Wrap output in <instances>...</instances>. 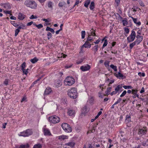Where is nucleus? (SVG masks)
<instances>
[{
  "instance_id": "12",
  "label": "nucleus",
  "mask_w": 148,
  "mask_h": 148,
  "mask_svg": "<svg viewBox=\"0 0 148 148\" xmlns=\"http://www.w3.org/2000/svg\"><path fill=\"white\" fill-rule=\"evenodd\" d=\"M44 135H45L49 136L51 135L49 130L47 128H44Z\"/></svg>"
},
{
  "instance_id": "1",
  "label": "nucleus",
  "mask_w": 148,
  "mask_h": 148,
  "mask_svg": "<svg viewBox=\"0 0 148 148\" xmlns=\"http://www.w3.org/2000/svg\"><path fill=\"white\" fill-rule=\"evenodd\" d=\"M68 95L71 98L75 99L77 97V89L75 88H72L69 89L68 92Z\"/></svg>"
},
{
  "instance_id": "26",
  "label": "nucleus",
  "mask_w": 148,
  "mask_h": 148,
  "mask_svg": "<svg viewBox=\"0 0 148 148\" xmlns=\"http://www.w3.org/2000/svg\"><path fill=\"white\" fill-rule=\"evenodd\" d=\"M95 3L94 2L92 1L90 5V8L91 10H92L94 8Z\"/></svg>"
},
{
  "instance_id": "61",
  "label": "nucleus",
  "mask_w": 148,
  "mask_h": 148,
  "mask_svg": "<svg viewBox=\"0 0 148 148\" xmlns=\"http://www.w3.org/2000/svg\"><path fill=\"white\" fill-rule=\"evenodd\" d=\"M7 125V123H4L3 124V127L2 128L5 129L6 127V125Z\"/></svg>"
},
{
  "instance_id": "14",
  "label": "nucleus",
  "mask_w": 148,
  "mask_h": 148,
  "mask_svg": "<svg viewBox=\"0 0 148 148\" xmlns=\"http://www.w3.org/2000/svg\"><path fill=\"white\" fill-rule=\"evenodd\" d=\"M67 113L69 116H74L75 111L74 110L71 109H69Z\"/></svg>"
},
{
  "instance_id": "3",
  "label": "nucleus",
  "mask_w": 148,
  "mask_h": 148,
  "mask_svg": "<svg viewBox=\"0 0 148 148\" xmlns=\"http://www.w3.org/2000/svg\"><path fill=\"white\" fill-rule=\"evenodd\" d=\"M75 82V80L74 78L70 76L67 77L64 81V84L66 86H71Z\"/></svg>"
},
{
  "instance_id": "18",
  "label": "nucleus",
  "mask_w": 148,
  "mask_h": 148,
  "mask_svg": "<svg viewBox=\"0 0 148 148\" xmlns=\"http://www.w3.org/2000/svg\"><path fill=\"white\" fill-rule=\"evenodd\" d=\"M146 131L143 130L142 129H139L138 130V134H146Z\"/></svg>"
},
{
  "instance_id": "19",
  "label": "nucleus",
  "mask_w": 148,
  "mask_h": 148,
  "mask_svg": "<svg viewBox=\"0 0 148 148\" xmlns=\"http://www.w3.org/2000/svg\"><path fill=\"white\" fill-rule=\"evenodd\" d=\"M114 75L117 77H119L120 79H122V78L123 77V75L120 72H119L117 74L115 73Z\"/></svg>"
},
{
  "instance_id": "59",
  "label": "nucleus",
  "mask_w": 148,
  "mask_h": 148,
  "mask_svg": "<svg viewBox=\"0 0 148 148\" xmlns=\"http://www.w3.org/2000/svg\"><path fill=\"white\" fill-rule=\"evenodd\" d=\"M120 0H115V1L117 5L118 6L119 4Z\"/></svg>"
},
{
  "instance_id": "53",
  "label": "nucleus",
  "mask_w": 148,
  "mask_h": 148,
  "mask_svg": "<svg viewBox=\"0 0 148 148\" xmlns=\"http://www.w3.org/2000/svg\"><path fill=\"white\" fill-rule=\"evenodd\" d=\"M108 44V41L107 39H105L104 40V43L103 45V46H106Z\"/></svg>"
},
{
  "instance_id": "16",
  "label": "nucleus",
  "mask_w": 148,
  "mask_h": 148,
  "mask_svg": "<svg viewBox=\"0 0 148 148\" xmlns=\"http://www.w3.org/2000/svg\"><path fill=\"white\" fill-rule=\"evenodd\" d=\"M3 7L7 9H9L11 8V6L9 3H6L4 4Z\"/></svg>"
},
{
  "instance_id": "45",
  "label": "nucleus",
  "mask_w": 148,
  "mask_h": 148,
  "mask_svg": "<svg viewBox=\"0 0 148 148\" xmlns=\"http://www.w3.org/2000/svg\"><path fill=\"white\" fill-rule=\"evenodd\" d=\"M20 32V30L18 29H16V30L15 31V36H16L17 35H18V34Z\"/></svg>"
},
{
  "instance_id": "9",
  "label": "nucleus",
  "mask_w": 148,
  "mask_h": 148,
  "mask_svg": "<svg viewBox=\"0 0 148 148\" xmlns=\"http://www.w3.org/2000/svg\"><path fill=\"white\" fill-rule=\"evenodd\" d=\"M52 91L51 88L50 87L47 88L45 91L44 95H47L51 93Z\"/></svg>"
},
{
  "instance_id": "54",
  "label": "nucleus",
  "mask_w": 148,
  "mask_h": 148,
  "mask_svg": "<svg viewBox=\"0 0 148 148\" xmlns=\"http://www.w3.org/2000/svg\"><path fill=\"white\" fill-rule=\"evenodd\" d=\"M125 31L127 34H128L129 32V30L128 28H125Z\"/></svg>"
},
{
  "instance_id": "48",
  "label": "nucleus",
  "mask_w": 148,
  "mask_h": 148,
  "mask_svg": "<svg viewBox=\"0 0 148 148\" xmlns=\"http://www.w3.org/2000/svg\"><path fill=\"white\" fill-rule=\"evenodd\" d=\"M36 27H37L38 29H40L43 27V25L42 24H40L38 25H36Z\"/></svg>"
},
{
  "instance_id": "35",
  "label": "nucleus",
  "mask_w": 148,
  "mask_h": 148,
  "mask_svg": "<svg viewBox=\"0 0 148 148\" xmlns=\"http://www.w3.org/2000/svg\"><path fill=\"white\" fill-rule=\"evenodd\" d=\"M53 3L51 1H49L48 3V6L49 8L52 9Z\"/></svg>"
},
{
  "instance_id": "21",
  "label": "nucleus",
  "mask_w": 148,
  "mask_h": 148,
  "mask_svg": "<svg viewBox=\"0 0 148 148\" xmlns=\"http://www.w3.org/2000/svg\"><path fill=\"white\" fill-rule=\"evenodd\" d=\"M122 87L121 85H118L115 88V90L117 92L120 89L122 88Z\"/></svg>"
},
{
  "instance_id": "40",
  "label": "nucleus",
  "mask_w": 148,
  "mask_h": 148,
  "mask_svg": "<svg viewBox=\"0 0 148 148\" xmlns=\"http://www.w3.org/2000/svg\"><path fill=\"white\" fill-rule=\"evenodd\" d=\"M82 37V39L84 38L85 35V32L84 31H82L81 32Z\"/></svg>"
},
{
  "instance_id": "52",
  "label": "nucleus",
  "mask_w": 148,
  "mask_h": 148,
  "mask_svg": "<svg viewBox=\"0 0 148 148\" xmlns=\"http://www.w3.org/2000/svg\"><path fill=\"white\" fill-rule=\"evenodd\" d=\"M138 75L139 76H140V77H141V76L144 77L145 76V73H141L140 72H139L138 73Z\"/></svg>"
},
{
  "instance_id": "23",
  "label": "nucleus",
  "mask_w": 148,
  "mask_h": 148,
  "mask_svg": "<svg viewBox=\"0 0 148 148\" xmlns=\"http://www.w3.org/2000/svg\"><path fill=\"white\" fill-rule=\"evenodd\" d=\"M90 0H86L85 1L84 6L85 7L87 8L88 6V5L90 4Z\"/></svg>"
},
{
  "instance_id": "28",
  "label": "nucleus",
  "mask_w": 148,
  "mask_h": 148,
  "mask_svg": "<svg viewBox=\"0 0 148 148\" xmlns=\"http://www.w3.org/2000/svg\"><path fill=\"white\" fill-rule=\"evenodd\" d=\"M42 145L40 144H36L34 145L33 148H42Z\"/></svg>"
},
{
  "instance_id": "42",
  "label": "nucleus",
  "mask_w": 148,
  "mask_h": 148,
  "mask_svg": "<svg viewBox=\"0 0 148 148\" xmlns=\"http://www.w3.org/2000/svg\"><path fill=\"white\" fill-rule=\"evenodd\" d=\"M47 36H48V40H49L50 38H51L52 37V34L50 32H48V33L47 34Z\"/></svg>"
},
{
  "instance_id": "36",
  "label": "nucleus",
  "mask_w": 148,
  "mask_h": 148,
  "mask_svg": "<svg viewBox=\"0 0 148 148\" xmlns=\"http://www.w3.org/2000/svg\"><path fill=\"white\" fill-rule=\"evenodd\" d=\"M25 134V131L20 132V134H18V135L20 136H22L24 137H26Z\"/></svg>"
},
{
  "instance_id": "24",
  "label": "nucleus",
  "mask_w": 148,
  "mask_h": 148,
  "mask_svg": "<svg viewBox=\"0 0 148 148\" xmlns=\"http://www.w3.org/2000/svg\"><path fill=\"white\" fill-rule=\"evenodd\" d=\"M38 60V59L35 57L33 59H31L30 60V61L33 64L37 62Z\"/></svg>"
},
{
  "instance_id": "43",
  "label": "nucleus",
  "mask_w": 148,
  "mask_h": 148,
  "mask_svg": "<svg viewBox=\"0 0 148 148\" xmlns=\"http://www.w3.org/2000/svg\"><path fill=\"white\" fill-rule=\"evenodd\" d=\"M25 27V25L22 24L21 26H19L18 27V29L19 30L20 29H24V28Z\"/></svg>"
},
{
  "instance_id": "6",
  "label": "nucleus",
  "mask_w": 148,
  "mask_h": 148,
  "mask_svg": "<svg viewBox=\"0 0 148 148\" xmlns=\"http://www.w3.org/2000/svg\"><path fill=\"white\" fill-rule=\"evenodd\" d=\"M136 35L135 31L134 30H132L130 36L127 38V41L130 42L133 41L135 39Z\"/></svg>"
},
{
  "instance_id": "41",
  "label": "nucleus",
  "mask_w": 148,
  "mask_h": 148,
  "mask_svg": "<svg viewBox=\"0 0 148 148\" xmlns=\"http://www.w3.org/2000/svg\"><path fill=\"white\" fill-rule=\"evenodd\" d=\"M138 2L139 4L142 6L144 7L145 6L144 4L143 1L140 0H138Z\"/></svg>"
},
{
  "instance_id": "31",
  "label": "nucleus",
  "mask_w": 148,
  "mask_h": 148,
  "mask_svg": "<svg viewBox=\"0 0 148 148\" xmlns=\"http://www.w3.org/2000/svg\"><path fill=\"white\" fill-rule=\"evenodd\" d=\"M136 43H137L136 41H135L134 42H133L131 44H130V48L131 49L133 47L136 45Z\"/></svg>"
},
{
  "instance_id": "15",
  "label": "nucleus",
  "mask_w": 148,
  "mask_h": 148,
  "mask_svg": "<svg viewBox=\"0 0 148 148\" xmlns=\"http://www.w3.org/2000/svg\"><path fill=\"white\" fill-rule=\"evenodd\" d=\"M25 18V16L21 13H19L18 15V18L23 20Z\"/></svg>"
},
{
  "instance_id": "7",
  "label": "nucleus",
  "mask_w": 148,
  "mask_h": 148,
  "mask_svg": "<svg viewBox=\"0 0 148 148\" xmlns=\"http://www.w3.org/2000/svg\"><path fill=\"white\" fill-rule=\"evenodd\" d=\"M90 68V66L89 65L87 64L85 66H81L80 69L83 71H84L89 70Z\"/></svg>"
},
{
  "instance_id": "8",
  "label": "nucleus",
  "mask_w": 148,
  "mask_h": 148,
  "mask_svg": "<svg viewBox=\"0 0 148 148\" xmlns=\"http://www.w3.org/2000/svg\"><path fill=\"white\" fill-rule=\"evenodd\" d=\"M92 31H90L91 32V34H90V35H89L88 38H87V40L88 41L90 42H91L92 40H93V38H92L91 37V36H96V35L95 34V32H94L93 33V31H94V30H93V29H92Z\"/></svg>"
},
{
  "instance_id": "25",
  "label": "nucleus",
  "mask_w": 148,
  "mask_h": 148,
  "mask_svg": "<svg viewBox=\"0 0 148 148\" xmlns=\"http://www.w3.org/2000/svg\"><path fill=\"white\" fill-rule=\"evenodd\" d=\"M112 90V87H110L107 88V89L106 91L105 92V93L106 94V95L108 96V95L109 94V93Z\"/></svg>"
},
{
  "instance_id": "30",
  "label": "nucleus",
  "mask_w": 148,
  "mask_h": 148,
  "mask_svg": "<svg viewBox=\"0 0 148 148\" xmlns=\"http://www.w3.org/2000/svg\"><path fill=\"white\" fill-rule=\"evenodd\" d=\"M125 19L122 20V22L123 23V25L124 26H125L127 24L128 22L127 20V18H125Z\"/></svg>"
},
{
  "instance_id": "50",
  "label": "nucleus",
  "mask_w": 148,
  "mask_h": 148,
  "mask_svg": "<svg viewBox=\"0 0 148 148\" xmlns=\"http://www.w3.org/2000/svg\"><path fill=\"white\" fill-rule=\"evenodd\" d=\"M137 90L133 89L132 90V94L134 95H136L137 93Z\"/></svg>"
},
{
  "instance_id": "56",
  "label": "nucleus",
  "mask_w": 148,
  "mask_h": 148,
  "mask_svg": "<svg viewBox=\"0 0 148 148\" xmlns=\"http://www.w3.org/2000/svg\"><path fill=\"white\" fill-rule=\"evenodd\" d=\"M33 22L32 21L28 23L27 24V26H30V25H31L32 24H33Z\"/></svg>"
},
{
  "instance_id": "2",
  "label": "nucleus",
  "mask_w": 148,
  "mask_h": 148,
  "mask_svg": "<svg viewBox=\"0 0 148 148\" xmlns=\"http://www.w3.org/2000/svg\"><path fill=\"white\" fill-rule=\"evenodd\" d=\"M24 4L27 7L32 9H35L37 6L35 1L32 0H26Z\"/></svg>"
},
{
  "instance_id": "33",
  "label": "nucleus",
  "mask_w": 148,
  "mask_h": 148,
  "mask_svg": "<svg viewBox=\"0 0 148 148\" xmlns=\"http://www.w3.org/2000/svg\"><path fill=\"white\" fill-rule=\"evenodd\" d=\"M66 3L64 1L60 2L58 4V5L60 7H62L65 5Z\"/></svg>"
},
{
  "instance_id": "64",
  "label": "nucleus",
  "mask_w": 148,
  "mask_h": 148,
  "mask_svg": "<svg viewBox=\"0 0 148 148\" xmlns=\"http://www.w3.org/2000/svg\"><path fill=\"white\" fill-rule=\"evenodd\" d=\"M51 28L49 27H47L46 28V30L47 31H50Z\"/></svg>"
},
{
  "instance_id": "51",
  "label": "nucleus",
  "mask_w": 148,
  "mask_h": 148,
  "mask_svg": "<svg viewBox=\"0 0 148 148\" xmlns=\"http://www.w3.org/2000/svg\"><path fill=\"white\" fill-rule=\"evenodd\" d=\"M3 12H4L6 14H10V15H11V11L5 10L3 11Z\"/></svg>"
},
{
  "instance_id": "44",
  "label": "nucleus",
  "mask_w": 148,
  "mask_h": 148,
  "mask_svg": "<svg viewBox=\"0 0 148 148\" xmlns=\"http://www.w3.org/2000/svg\"><path fill=\"white\" fill-rule=\"evenodd\" d=\"M127 92L126 90H124L123 92L120 95V97H122L124 96L126 94Z\"/></svg>"
},
{
  "instance_id": "22",
  "label": "nucleus",
  "mask_w": 148,
  "mask_h": 148,
  "mask_svg": "<svg viewBox=\"0 0 148 148\" xmlns=\"http://www.w3.org/2000/svg\"><path fill=\"white\" fill-rule=\"evenodd\" d=\"M65 145L70 146L71 147H73L75 145V143L73 142H69L68 143H66Z\"/></svg>"
},
{
  "instance_id": "60",
  "label": "nucleus",
  "mask_w": 148,
  "mask_h": 148,
  "mask_svg": "<svg viewBox=\"0 0 148 148\" xmlns=\"http://www.w3.org/2000/svg\"><path fill=\"white\" fill-rule=\"evenodd\" d=\"M144 91H145L144 88L143 87V88H142L141 89V90L140 91V92L141 93H143V92H144Z\"/></svg>"
},
{
  "instance_id": "49",
  "label": "nucleus",
  "mask_w": 148,
  "mask_h": 148,
  "mask_svg": "<svg viewBox=\"0 0 148 148\" xmlns=\"http://www.w3.org/2000/svg\"><path fill=\"white\" fill-rule=\"evenodd\" d=\"M9 81V80L8 79H5V81L3 82V83L5 85H7L8 84V82Z\"/></svg>"
},
{
  "instance_id": "29",
  "label": "nucleus",
  "mask_w": 148,
  "mask_h": 148,
  "mask_svg": "<svg viewBox=\"0 0 148 148\" xmlns=\"http://www.w3.org/2000/svg\"><path fill=\"white\" fill-rule=\"evenodd\" d=\"M110 67L112 69L115 71H117V67L116 66H114V65L112 64L110 65Z\"/></svg>"
},
{
  "instance_id": "10",
  "label": "nucleus",
  "mask_w": 148,
  "mask_h": 148,
  "mask_svg": "<svg viewBox=\"0 0 148 148\" xmlns=\"http://www.w3.org/2000/svg\"><path fill=\"white\" fill-rule=\"evenodd\" d=\"M90 42L87 40L85 43L82 46V47H84L85 48H90L91 47V44H90Z\"/></svg>"
},
{
  "instance_id": "4",
  "label": "nucleus",
  "mask_w": 148,
  "mask_h": 148,
  "mask_svg": "<svg viewBox=\"0 0 148 148\" xmlns=\"http://www.w3.org/2000/svg\"><path fill=\"white\" fill-rule=\"evenodd\" d=\"M49 120L50 123L54 124L58 123L60 121V118L56 115L49 117Z\"/></svg>"
},
{
  "instance_id": "38",
  "label": "nucleus",
  "mask_w": 148,
  "mask_h": 148,
  "mask_svg": "<svg viewBox=\"0 0 148 148\" xmlns=\"http://www.w3.org/2000/svg\"><path fill=\"white\" fill-rule=\"evenodd\" d=\"M26 66V63L25 62H23L21 66V70H24Z\"/></svg>"
},
{
  "instance_id": "46",
  "label": "nucleus",
  "mask_w": 148,
  "mask_h": 148,
  "mask_svg": "<svg viewBox=\"0 0 148 148\" xmlns=\"http://www.w3.org/2000/svg\"><path fill=\"white\" fill-rule=\"evenodd\" d=\"M28 69H27L25 70V69H24V70H22L23 71V73L25 74V75H27L28 73Z\"/></svg>"
},
{
  "instance_id": "11",
  "label": "nucleus",
  "mask_w": 148,
  "mask_h": 148,
  "mask_svg": "<svg viewBox=\"0 0 148 148\" xmlns=\"http://www.w3.org/2000/svg\"><path fill=\"white\" fill-rule=\"evenodd\" d=\"M25 131L26 137L32 134V130L30 129H27Z\"/></svg>"
},
{
  "instance_id": "47",
  "label": "nucleus",
  "mask_w": 148,
  "mask_h": 148,
  "mask_svg": "<svg viewBox=\"0 0 148 148\" xmlns=\"http://www.w3.org/2000/svg\"><path fill=\"white\" fill-rule=\"evenodd\" d=\"M37 18V16H34L33 15H32L31 16L29 17V18L30 19H36Z\"/></svg>"
},
{
  "instance_id": "17",
  "label": "nucleus",
  "mask_w": 148,
  "mask_h": 148,
  "mask_svg": "<svg viewBox=\"0 0 148 148\" xmlns=\"http://www.w3.org/2000/svg\"><path fill=\"white\" fill-rule=\"evenodd\" d=\"M131 17L132 18L134 23L136 24V25H140L141 24V23L140 21H139L137 22V18H134L132 17Z\"/></svg>"
},
{
  "instance_id": "5",
  "label": "nucleus",
  "mask_w": 148,
  "mask_h": 148,
  "mask_svg": "<svg viewBox=\"0 0 148 148\" xmlns=\"http://www.w3.org/2000/svg\"><path fill=\"white\" fill-rule=\"evenodd\" d=\"M61 126L63 130L66 132H70L72 130L71 127L67 123H63L61 125Z\"/></svg>"
},
{
  "instance_id": "57",
  "label": "nucleus",
  "mask_w": 148,
  "mask_h": 148,
  "mask_svg": "<svg viewBox=\"0 0 148 148\" xmlns=\"http://www.w3.org/2000/svg\"><path fill=\"white\" fill-rule=\"evenodd\" d=\"M83 60L82 59H81L80 60L77 62L76 63L77 64H78L81 63L83 62Z\"/></svg>"
},
{
  "instance_id": "63",
  "label": "nucleus",
  "mask_w": 148,
  "mask_h": 148,
  "mask_svg": "<svg viewBox=\"0 0 148 148\" xmlns=\"http://www.w3.org/2000/svg\"><path fill=\"white\" fill-rule=\"evenodd\" d=\"M49 31L51 32L53 34H54L55 33V31L52 28H51Z\"/></svg>"
},
{
  "instance_id": "39",
  "label": "nucleus",
  "mask_w": 148,
  "mask_h": 148,
  "mask_svg": "<svg viewBox=\"0 0 148 148\" xmlns=\"http://www.w3.org/2000/svg\"><path fill=\"white\" fill-rule=\"evenodd\" d=\"M123 87L125 89H132V87L131 86H124Z\"/></svg>"
},
{
  "instance_id": "13",
  "label": "nucleus",
  "mask_w": 148,
  "mask_h": 148,
  "mask_svg": "<svg viewBox=\"0 0 148 148\" xmlns=\"http://www.w3.org/2000/svg\"><path fill=\"white\" fill-rule=\"evenodd\" d=\"M68 138V136L64 135H62L58 136V139L60 140H64L65 139H67Z\"/></svg>"
},
{
  "instance_id": "32",
  "label": "nucleus",
  "mask_w": 148,
  "mask_h": 148,
  "mask_svg": "<svg viewBox=\"0 0 148 148\" xmlns=\"http://www.w3.org/2000/svg\"><path fill=\"white\" fill-rule=\"evenodd\" d=\"M28 147L29 145L28 144H27L26 145L23 144L21 145L19 148H28Z\"/></svg>"
},
{
  "instance_id": "58",
  "label": "nucleus",
  "mask_w": 148,
  "mask_h": 148,
  "mask_svg": "<svg viewBox=\"0 0 148 148\" xmlns=\"http://www.w3.org/2000/svg\"><path fill=\"white\" fill-rule=\"evenodd\" d=\"M41 79L40 78H39L37 80H36V81H35V82H34L33 83V85H34V84H36L37 82L38 81H39L40 80V79Z\"/></svg>"
},
{
  "instance_id": "55",
  "label": "nucleus",
  "mask_w": 148,
  "mask_h": 148,
  "mask_svg": "<svg viewBox=\"0 0 148 148\" xmlns=\"http://www.w3.org/2000/svg\"><path fill=\"white\" fill-rule=\"evenodd\" d=\"M117 93V92L115 90V91H113L111 93L110 95L112 96L114 95H115Z\"/></svg>"
},
{
  "instance_id": "20",
  "label": "nucleus",
  "mask_w": 148,
  "mask_h": 148,
  "mask_svg": "<svg viewBox=\"0 0 148 148\" xmlns=\"http://www.w3.org/2000/svg\"><path fill=\"white\" fill-rule=\"evenodd\" d=\"M92 50L94 51V53L95 54L98 50V45H95L92 48Z\"/></svg>"
},
{
  "instance_id": "27",
  "label": "nucleus",
  "mask_w": 148,
  "mask_h": 148,
  "mask_svg": "<svg viewBox=\"0 0 148 148\" xmlns=\"http://www.w3.org/2000/svg\"><path fill=\"white\" fill-rule=\"evenodd\" d=\"M125 121L128 122H129L131 121V117L130 115H127L126 116Z\"/></svg>"
},
{
  "instance_id": "37",
  "label": "nucleus",
  "mask_w": 148,
  "mask_h": 148,
  "mask_svg": "<svg viewBox=\"0 0 148 148\" xmlns=\"http://www.w3.org/2000/svg\"><path fill=\"white\" fill-rule=\"evenodd\" d=\"M11 23L14 26H15L16 27H17L19 26V25L16 23H15V22L14 21H11Z\"/></svg>"
},
{
  "instance_id": "34",
  "label": "nucleus",
  "mask_w": 148,
  "mask_h": 148,
  "mask_svg": "<svg viewBox=\"0 0 148 148\" xmlns=\"http://www.w3.org/2000/svg\"><path fill=\"white\" fill-rule=\"evenodd\" d=\"M143 37L139 38L136 40L135 41H136V43L137 45H138L143 40Z\"/></svg>"
},
{
  "instance_id": "62",
  "label": "nucleus",
  "mask_w": 148,
  "mask_h": 148,
  "mask_svg": "<svg viewBox=\"0 0 148 148\" xmlns=\"http://www.w3.org/2000/svg\"><path fill=\"white\" fill-rule=\"evenodd\" d=\"M10 19L12 20H16V18L15 17H14L13 16H11L10 18Z\"/></svg>"
}]
</instances>
